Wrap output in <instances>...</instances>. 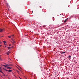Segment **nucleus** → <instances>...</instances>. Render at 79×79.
Returning <instances> with one entry per match:
<instances>
[{"instance_id": "nucleus-14", "label": "nucleus", "mask_w": 79, "mask_h": 79, "mask_svg": "<svg viewBox=\"0 0 79 79\" xmlns=\"http://www.w3.org/2000/svg\"><path fill=\"white\" fill-rule=\"evenodd\" d=\"M10 52L9 51V52H7V53H8L10 54Z\"/></svg>"}, {"instance_id": "nucleus-2", "label": "nucleus", "mask_w": 79, "mask_h": 79, "mask_svg": "<svg viewBox=\"0 0 79 79\" xmlns=\"http://www.w3.org/2000/svg\"><path fill=\"white\" fill-rule=\"evenodd\" d=\"M2 66H4V67L5 68H6V67H8V66H9V65L7 64H6V65H2Z\"/></svg>"}, {"instance_id": "nucleus-13", "label": "nucleus", "mask_w": 79, "mask_h": 79, "mask_svg": "<svg viewBox=\"0 0 79 79\" xmlns=\"http://www.w3.org/2000/svg\"><path fill=\"white\" fill-rule=\"evenodd\" d=\"M10 36H12V37H13V36H14V35H11Z\"/></svg>"}, {"instance_id": "nucleus-16", "label": "nucleus", "mask_w": 79, "mask_h": 79, "mask_svg": "<svg viewBox=\"0 0 79 79\" xmlns=\"http://www.w3.org/2000/svg\"><path fill=\"white\" fill-rule=\"evenodd\" d=\"M69 58H71V56H69Z\"/></svg>"}, {"instance_id": "nucleus-23", "label": "nucleus", "mask_w": 79, "mask_h": 79, "mask_svg": "<svg viewBox=\"0 0 79 79\" xmlns=\"http://www.w3.org/2000/svg\"><path fill=\"white\" fill-rule=\"evenodd\" d=\"M6 47V46H5V47Z\"/></svg>"}, {"instance_id": "nucleus-20", "label": "nucleus", "mask_w": 79, "mask_h": 79, "mask_svg": "<svg viewBox=\"0 0 79 79\" xmlns=\"http://www.w3.org/2000/svg\"><path fill=\"white\" fill-rule=\"evenodd\" d=\"M9 45L10 46H11V44H9Z\"/></svg>"}, {"instance_id": "nucleus-4", "label": "nucleus", "mask_w": 79, "mask_h": 79, "mask_svg": "<svg viewBox=\"0 0 79 79\" xmlns=\"http://www.w3.org/2000/svg\"><path fill=\"white\" fill-rule=\"evenodd\" d=\"M7 71H8V72H11L12 71V70H8Z\"/></svg>"}, {"instance_id": "nucleus-12", "label": "nucleus", "mask_w": 79, "mask_h": 79, "mask_svg": "<svg viewBox=\"0 0 79 79\" xmlns=\"http://www.w3.org/2000/svg\"><path fill=\"white\" fill-rule=\"evenodd\" d=\"M8 37L10 39H11V36H8Z\"/></svg>"}, {"instance_id": "nucleus-24", "label": "nucleus", "mask_w": 79, "mask_h": 79, "mask_svg": "<svg viewBox=\"0 0 79 79\" xmlns=\"http://www.w3.org/2000/svg\"><path fill=\"white\" fill-rule=\"evenodd\" d=\"M3 69H5V68H3Z\"/></svg>"}, {"instance_id": "nucleus-19", "label": "nucleus", "mask_w": 79, "mask_h": 79, "mask_svg": "<svg viewBox=\"0 0 79 79\" xmlns=\"http://www.w3.org/2000/svg\"><path fill=\"white\" fill-rule=\"evenodd\" d=\"M5 71H8V70H6V69H5Z\"/></svg>"}, {"instance_id": "nucleus-3", "label": "nucleus", "mask_w": 79, "mask_h": 79, "mask_svg": "<svg viewBox=\"0 0 79 79\" xmlns=\"http://www.w3.org/2000/svg\"><path fill=\"white\" fill-rule=\"evenodd\" d=\"M60 53L61 54H63L64 53H66V52H60Z\"/></svg>"}, {"instance_id": "nucleus-7", "label": "nucleus", "mask_w": 79, "mask_h": 79, "mask_svg": "<svg viewBox=\"0 0 79 79\" xmlns=\"http://www.w3.org/2000/svg\"><path fill=\"white\" fill-rule=\"evenodd\" d=\"M68 18H67L64 21V23H66V21H67V20H68Z\"/></svg>"}, {"instance_id": "nucleus-11", "label": "nucleus", "mask_w": 79, "mask_h": 79, "mask_svg": "<svg viewBox=\"0 0 79 79\" xmlns=\"http://www.w3.org/2000/svg\"><path fill=\"white\" fill-rule=\"evenodd\" d=\"M1 56H0V61H2V58H1Z\"/></svg>"}, {"instance_id": "nucleus-15", "label": "nucleus", "mask_w": 79, "mask_h": 79, "mask_svg": "<svg viewBox=\"0 0 79 79\" xmlns=\"http://www.w3.org/2000/svg\"><path fill=\"white\" fill-rule=\"evenodd\" d=\"M7 55H9V53H8V52H7Z\"/></svg>"}, {"instance_id": "nucleus-8", "label": "nucleus", "mask_w": 79, "mask_h": 79, "mask_svg": "<svg viewBox=\"0 0 79 79\" xmlns=\"http://www.w3.org/2000/svg\"><path fill=\"white\" fill-rule=\"evenodd\" d=\"M3 32V29H0V32Z\"/></svg>"}, {"instance_id": "nucleus-18", "label": "nucleus", "mask_w": 79, "mask_h": 79, "mask_svg": "<svg viewBox=\"0 0 79 79\" xmlns=\"http://www.w3.org/2000/svg\"><path fill=\"white\" fill-rule=\"evenodd\" d=\"M17 72L18 73H19V71L18 70H17Z\"/></svg>"}, {"instance_id": "nucleus-1", "label": "nucleus", "mask_w": 79, "mask_h": 79, "mask_svg": "<svg viewBox=\"0 0 79 79\" xmlns=\"http://www.w3.org/2000/svg\"><path fill=\"white\" fill-rule=\"evenodd\" d=\"M0 72L2 73L3 76H5V75L4 74V73H3L2 71V69H1V67H0Z\"/></svg>"}, {"instance_id": "nucleus-21", "label": "nucleus", "mask_w": 79, "mask_h": 79, "mask_svg": "<svg viewBox=\"0 0 79 79\" xmlns=\"http://www.w3.org/2000/svg\"><path fill=\"white\" fill-rule=\"evenodd\" d=\"M40 56L41 57V58H42V56Z\"/></svg>"}, {"instance_id": "nucleus-25", "label": "nucleus", "mask_w": 79, "mask_h": 79, "mask_svg": "<svg viewBox=\"0 0 79 79\" xmlns=\"http://www.w3.org/2000/svg\"><path fill=\"white\" fill-rule=\"evenodd\" d=\"M1 37H0V38Z\"/></svg>"}, {"instance_id": "nucleus-9", "label": "nucleus", "mask_w": 79, "mask_h": 79, "mask_svg": "<svg viewBox=\"0 0 79 79\" xmlns=\"http://www.w3.org/2000/svg\"><path fill=\"white\" fill-rule=\"evenodd\" d=\"M3 42H4V45H6V44H5V43H6V42H5V41H4Z\"/></svg>"}, {"instance_id": "nucleus-22", "label": "nucleus", "mask_w": 79, "mask_h": 79, "mask_svg": "<svg viewBox=\"0 0 79 79\" xmlns=\"http://www.w3.org/2000/svg\"><path fill=\"white\" fill-rule=\"evenodd\" d=\"M1 44V43L0 42V44Z\"/></svg>"}, {"instance_id": "nucleus-10", "label": "nucleus", "mask_w": 79, "mask_h": 79, "mask_svg": "<svg viewBox=\"0 0 79 79\" xmlns=\"http://www.w3.org/2000/svg\"><path fill=\"white\" fill-rule=\"evenodd\" d=\"M7 48L9 49H10V48H12V47H7Z\"/></svg>"}, {"instance_id": "nucleus-6", "label": "nucleus", "mask_w": 79, "mask_h": 79, "mask_svg": "<svg viewBox=\"0 0 79 79\" xmlns=\"http://www.w3.org/2000/svg\"><path fill=\"white\" fill-rule=\"evenodd\" d=\"M11 67H7V69H11Z\"/></svg>"}, {"instance_id": "nucleus-17", "label": "nucleus", "mask_w": 79, "mask_h": 79, "mask_svg": "<svg viewBox=\"0 0 79 79\" xmlns=\"http://www.w3.org/2000/svg\"><path fill=\"white\" fill-rule=\"evenodd\" d=\"M11 40H13V41H14V40H13L12 38H11Z\"/></svg>"}, {"instance_id": "nucleus-5", "label": "nucleus", "mask_w": 79, "mask_h": 79, "mask_svg": "<svg viewBox=\"0 0 79 79\" xmlns=\"http://www.w3.org/2000/svg\"><path fill=\"white\" fill-rule=\"evenodd\" d=\"M12 44L13 45H15V41H13V42H12Z\"/></svg>"}]
</instances>
